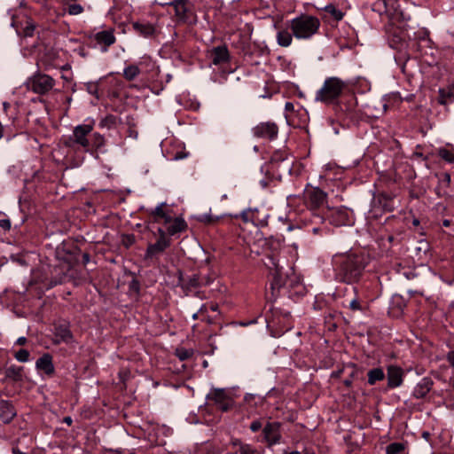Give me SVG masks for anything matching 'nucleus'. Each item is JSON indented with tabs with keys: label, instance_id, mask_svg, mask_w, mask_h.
<instances>
[{
	"label": "nucleus",
	"instance_id": "nucleus-1",
	"mask_svg": "<svg viewBox=\"0 0 454 454\" xmlns=\"http://www.w3.org/2000/svg\"><path fill=\"white\" fill-rule=\"evenodd\" d=\"M333 262L340 279L346 283H354L361 277L367 261L363 254L350 252L335 255Z\"/></svg>",
	"mask_w": 454,
	"mask_h": 454
},
{
	"label": "nucleus",
	"instance_id": "nucleus-2",
	"mask_svg": "<svg viewBox=\"0 0 454 454\" xmlns=\"http://www.w3.org/2000/svg\"><path fill=\"white\" fill-rule=\"evenodd\" d=\"M264 264L269 269L270 274L273 276V287H295L301 285V278L295 272L287 274L285 278H283V266L280 264L278 255L276 252H271L270 254H267Z\"/></svg>",
	"mask_w": 454,
	"mask_h": 454
},
{
	"label": "nucleus",
	"instance_id": "nucleus-3",
	"mask_svg": "<svg viewBox=\"0 0 454 454\" xmlns=\"http://www.w3.org/2000/svg\"><path fill=\"white\" fill-rule=\"evenodd\" d=\"M318 18L309 14H301L289 21L288 27L298 40H309L317 34L320 27Z\"/></svg>",
	"mask_w": 454,
	"mask_h": 454
},
{
	"label": "nucleus",
	"instance_id": "nucleus-4",
	"mask_svg": "<svg viewBox=\"0 0 454 454\" xmlns=\"http://www.w3.org/2000/svg\"><path fill=\"white\" fill-rule=\"evenodd\" d=\"M346 87L347 83L340 78L336 76L328 77L317 91L315 100L324 104H332L341 96Z\"/></svg>",
	"mask_w": 454,
	"mask_h": 454
},
{
	"label": "nucleus",
	"instance_id": "nucleus-5",
	"mask_svg": "<svg viewBox=\"0 0 454 454\" xmlns=\"http://www.w3.org/2000/svg\"><path fill=\"white\" fill-rule=\"evenodd\" d=\"M55 84L56 82L51 76L40 71L35 72L26 82L27 89L39 95L47 94Z\"/></svg>",
	"mask_w": 454,
	"mask_h": 454
},
{
	"label": "nucleus",
	"instance_id": "nucleus-6",
	"mask_svg": "<svg viewBox=\"0 0 454 454\" xmlns=\"http://www.w3.org/2000/svg\"><path fill=\"white\" fill-rule=\"evenodd\" d=\"M93 130L91 124H80L74 127L73 134L65 141L67 147H74L75 145H80L85 152L90 151V140L89 135Z\"/></svg>",
	"mask_w": 454,
	"mask_h": 454
},
{
	"label": "nucleus",
	"instance_id": "nucleus-7",
	"mask_svg": "<svg viewBox=\"0 0 454 454\" xmlns=\"http://www.w3.org/2000/svg\"><path fill=\"white\" fill-rule=\"evenodd\" d=\"M207 398L213 401L222 411H228L234 405L233 399L223 388H213Z\"/></svg>",
	"mask_w": 454,
	"mask_h": 454
},
{
	"label": "nucleus",
	"instance_id": "nucleus-8",
	"mask_svg": "<svg viewBox=\"0 0 454 454\" xmlns=\"http://www.w3.org/2000/svg\"><path fill=\"white\" fill-rule=\"evenodd\" d=\"M241 217L245 222H252L255 226L262 227L268 224L270 215L264 208H254L243 211Z\"/></svg>",
	"mask_w": 454,
	"mask_h": 454
},
{
	"label": "nucleus",
	"instance_id": "nucleus-9",
	"mask_svg": "<svg viewBox=\"0 0 454 454\" xmlns=\"http://www.w3.org/2000/svg\"><path fill=\"white\" fill-rule=\"evenodd\" d=\"M327 194L317 187H312L306 191L305 200L310 209H317L326 203Z\"/></svg>",
	"mask_w": 454,
	"mask_h": 454
},
{
	"label": "nucleus",
	"instance_id": "nucleus-10",
	"mask_svg": "<svg viewBox=\"0 0 454 454\" xmlns=\"http://www.w3.org/2000/svg\"><path fill=\"white\" fill-rule=\"evenodd\" d=\"M253 135L258 138L275 139L278 133V128L275 122H261L252 129Z\"/></svg>",
	"mask_w": 454,
	"mask_h": 454
},
{
	"label": "nucleus",
	"instance_id": "nucleus-11",
	"mask_svg": "<svg viewBox=\"0 0 454 454\" xmlns=\"http://www.w3.org/2000/svg\"><path fill=\"white\" fill-rule=\"evenodd\" d=\"M11 25L16 29V32L19 35H22L24 37H31L34 35L35 24L28 17L24 16L23 20L19 21L14 16H12V21Z\"/></svg>",
	"mask_w": 454,
	"mask_h": 454
},
{
	"label": "nucleus",
	"instance_id": "nucleus-12",
	"mask_svg": "<svg viewBox=\"0 0 454 454\" xmlns=\"http://www.w3.org/2000/svg\"><path fill=\"white\" fill-rule=\"evenodd\" d=\"M162 5H170L174 8L175 16L178 21L185 22L189 19V1L188 0H173Z\"/></svg>",
	"mask_w": 454,
	"mask_h": 454
},
{
	"label": "nucleus",
	"instance_id": "nucleus-13",
	"mask_svg": "<svg viewBox=\"0 0 454 454\" xmlns=\"http://www.w3.org/2000/svg\"><path fill=\"white\" fill-rule=\"evenodd\" d=\"M92 37L98 44L102 46V52H106L108 48L116 42V37L113 29L99 31L93 35Z\"/></svg>",
	"mask_w": 454,
	"mask_h": 454
},
{
	"label": "nucleus",
	"instance_id": "nucleus-14",
	"mask_svg": "<svg viewBox=\"0 0 454 454\" xmlns=\"http://www.w3.org/2000/svg\"><path fill=\"white\" fill-rule=\"evenodd\" d=\"M279 427H280V425H279V423H277V422L268 423L263 427V430H262L263 437L269 446H272L274 444L279 443L280 439H281V434H280Z\"/></svg>",
	"mask_w": 454,
	"mask_h": 454
},
{
	"label": "nucleus",
	"instance_id": "nucleus-15",
	"mask_svg": "<svg viewBox=\"0 0 454 454\" xmlns=\"http://www.w3.org/2000/svg\"><path fill=\"white\" fill-rule=\"evenodd\" d=\"M403 370L396 365H389L387 370V387L396 388L403 384Z\"/></svg>",
	"mask_w": 454,
	"mask_h": 454
},
{
	"label": "nucleus",
	"instance_id": "nucleus-16",
	"mask_svg": "<svg viewBox=\"0 0 454 454\" xmlns=\"http://www.w3.org/2000/svg\"><path fill=\"white\" fill-rule=\"evenodd\" d=\"M209 58L215 66L227 63L230 59L229 51L225 45L214 47L209 52Z\"/></svg>",
	"mask_w": 454,
	"mask_h": 454
},
{
	"label": "nucleus",
	"instance_id": "nucleus-17",
	"mask_svg": "<svg viewBox=\"0 0 454 454\" xmlns=\"http://www.w3.org/2000/svg\"><path fill=\"white\" fill-rule=\"evenodd\" d=\"M171 245V240L157 239L153 244H150L145 251V259H152L162 254Z\"/></svg>",
	"mask_w": 454,
	"mask_h": 454
},
{
	"label": "nucleus",
	"instance_id": "nucleus-18",
	"mask_svg": "<svg viewBox=\"0 0 454 454\" xmlns=\"http://www.w3.org/2000/svg\"><path fill=\"white\" fill-rule=\"evenodd\" d=\"M434 385L433 380L429 377L423 378L414 387L413 396L417 399L424 398L431 390Z\"/></svg>",
	"mask_w": 454,
	"mask_h": 454
},
{
	"label": "nucleus",
	"instance_id": "nucleus-19",
	"mask_svg": "<svg viewBox=\"0 0 454 454\" xmlns=\"http://www.w3.org/2000/svg\"><path fill=\"white\" fill-rule=\"evenodd\" d=\"M35 367L37 370L43 371L47 375H52L54 373L52 356L49 353L43 354L37 359Z\"/></svg>",
	"mask_w": 454,
	"mask_h": 454
},
{
	"label": "nucleus",
	"instance_id": "nucleus-20",
	"mask_svg": "<svg viewBox=\"0 0 454 454\" xmlns=\"http://www.w3.org/2000/svg\"><path fill=\"white\" fill-rule=\"evenodd\" d=\"M16 411L12 404L5 400H0V420L9 423L15 417Z\"/></svg>",
	"mask_w": 454,
	"mask_h": 454
},
{
	"label": "nucleus",
	"instance_id": "nucleus-21",
	"mask_svg": "<svg viewBox=\"0 0 454 454\" xmlns=\"http://www.w3.org/2000/svg\"><path fill=\"white\" fill-rule=\"evenodd\" d=\"M90 153H105L106 139L104 136L99 133H94L90 137Z\"/></svg>",
	"mask_w": 454,
	"mask_h": 454
},
{
	"label": "nucleus",
	"instance_id": "nucleus-22",
	"mask_svg": "<svg viewBox=\"0 0 454 454\" xmlns=\"http://www.w3.org/2000/svg\"><path fill=\"white\" fill-rule=\"evenodd\" d=\"M187 229V223L182 217H176L167 226V232L168 236H175L184 232Z\"/></svg>",
	"mask_w": 454,
	"mask_h": 454
},
{
	"label": "nucleus",
	"instance_id": "nucleus-23",
	"mask_svg": "<svg viewBox=\"0 0 454 454\" xmlns=\"http://www.w3.org/2000/svg\"><path fill=\"white\" fill-rule=\"evenodd\" d=\"M132 27L136 33L145 37L152 36L155 33L154 26L149 22H133Z\"/></svg>",
	"mask_w": 454,
	"mask_h": 454
},
{
	"label": "nucleus",
	"instance_id": "nucleus-24",
	"mask_svg": "<svg viewBox=\"0 0 454 454\" xmlns=\"http://www.w3.org/2000/svg\"><path fill=\"white\" fill-rule=\"evenodd\" d=\"M454 102V82L447 88L439 89L438 103L448 105Z\"/></svg>",
	"mask_w": 454,
	"mask_h": 454
},
{
	"label": "nucleus",
	"instance_id": "nucleus-25",
	"mask_svg": "<svg viewBox=\"0 0 454 454\" xmlns=\"http://www.w3.org/2000/svg\"><path fill=\"white\" fill-rule=\"evenodd\" d=\"M294 37L293 32H289L286 28L279 29L276 35L277 43L281 47H289Z\"/></svg>",
	"mask_w": 454,
	"mask_h": 454
},
{
	"label": "nucleus",
	"instance_id": "nucleus-26",
	"mask_svg": "<svg viewBox=\"0 0 454 454\" xmlns=\"http://www.w3.org/2000/svg\"><path fill=\"white\" fill-rule=\"evenodd\" d=\"M182 282H183L182 283L183 287L187 288V289H192V288H195V287H198L200 286L209 285V281L203 282V279L201 278V277H200L196 274H193V275L188 277L187 278H183Z\"/></svg>",
	"mask_w": 454,
	"mask_h": 454
},
{
	"label": "nucleus",
	"instance_id": "nucleus-27",
	"mask_svg": "<svg viewBox=\"0 0 454 454\" xmlns=\"http://www.w3.org/2000/svg\"><path fill=\"white\" fill-rule=\"evenodd\" d=\"M333 223L336 225L349 223L348 212L345 208H337L333 215Z\"/></svg>",
	"mask_w": 454,
	"mask_h": 454
},
{
	"label": "nucleus",
	"instance_id": "nucleus-28",
	"mask_svg": "<svg viewBox=\"0 0 454 454\" xmlns=\"http://www.w3.org/2000/svg\"><path fill=\"white\" fill-rule=\"evenodd\" d=\"M55 337L57 339V342L69 343L73 340V335L70 330L63 325L56 328Z\"/></svg>",
	"mask_w": 454,
	"mask_h": 454
},
{
	"label": "nucleus",
	"instance_id": "nucleus-29",
	"mask_svg": "<svg viewBox=\"0 0 454 454\" xmlns=\"http://www.w3.org/2000/svg\"><path fill=\"white\" fill-rule=\"evenodd\" d=\"M368 384L374 385L385 378L384 371L381 368H373L367 372Z\"/></svg>",
	"mask_w": 454,
	"mask_h": 454
},
{
	"label": "nucleus",
	"instance_id": "nucleus-30",
	"mask_svg": "<svg viewBox=\"0 0 454 454\" xmlns=\"http://www.w3.org/2000/svg\"><path fill=\"white\" fill-rule=\"evenodd\" d=\"M140 74V69L137 65H129L123 69V77L127 81H133Z\"/></svg>",
	"mask_w": 454,
	"mask_h": 454
},
{
	"label": "nucleus",
	"instance_id": "nucleus-31",
	"mask_svg": "<svg viewBox=\"0 0 454 454\" xmlns=\"http://www.w3.org/2000/svg\"><path fill=\"white\" fill-rule=\"evenodd\" d=\"M118 118L115 115L108 114L105 118L101 119L99 122L100 128L112 129L116 126Z\"/></svg>",
	"mask_w": 454,
	"mask_h": 454
},
{
	"label": "nucleus",
	"instance_id": "nucleus-32",
	"mask_svg": "<svg viewBox=\"0 0 454 454\" xmlns=\"http://www.w3.org/2000/svg\"><path fill=\"white\" fill-rule=\"evenodd\" d=\"M323 9L327 13H329L335 20H340L343 19V12L333 4H327Z\"/></svg>",
	"mask_w": 454,
	"mask_h": 454
},
{
	"label": "nucleus",
	"instance_id": "nucleus-33",
	"mask_svg": "<svg viewBox=\"0 0 454 454\" xmlns=\"http://www.w3.org/2000/svg\"><path fill=\"white\" fill-rule=\"evenodd\" d=\"M405 449V445L403 442H392L386 448L387 454H401Z\"/></svg>",
	"mask_w": 454,
	"mask_h": 454
},
{
	"label": "nucleus",
	"instance_id": "nucleus-34",
	"mask_svg": "<svg viewBox=\"0 0 454 454\" xmlns=\"http://www.w3.org/2000/svg\"><path fill=\"white\" fill-rule=\"evenodd\" d=\"M236 452L239 454H260L256 448L248 443H240V448Z\"/></svg>",
	"mask_w": 454,
	"mask_h": 454
},
{
	"label": "nucleus",
	"instance_id": "nucleus-35",
	"mask_svg": "<svg viewBox=\"0 0 454 454\" xmlns=\"http://www.w3.org/2000/svg\"><path fill=\"white\" fill-rule=\"evenodd\" d=\"M438 155L444 160L445 161L449 163L454 162V153L445 149V148H440L438 151Z\"/></svg>",
	"mask_w": 454,
	"mask_h": 454
},
{
	"label": "nucleus",
	"instance_id": "nucleus-36",
	"mask_svg": "<svg viewBox=\"0 0 454 454\" xmlns=\"http://www.w3.org/2000/svg\"><path fill=\"white\" fill-rule=\"evenodd\" d=\"M84 11L83 7L79 4H72L67 6V12L69 15H79Z\"/></svg>",
	"mask_w": 454,
	"mask_h": 454
},
{
	"label": "nucleus",
	"instance_id": "nucleus-37",
	"mask_svg": "<svg viewBox=\"0 0 454 454\" xmlns=\"http://www.w3.org/2000/svg\"><path fill=\"white\" fill-rule=\"evenodd\" d=\"M166 203H160L158 205L152 212L151 215L154 217L155 221H158L161 218V216H165V212L163 207Z\"/></svg>",
	"mask_w": 454,
	"mask_h": 454
},
{
	"label": "nucleus",
	"instance_id": "nucleus-38",
	"mask_svg": "<svg viewBox=\"0 0 454 454\" xmlns=\"http://www.w3.org/2000/svg\"><path fill=\"white\" fill-rule=\"evenodd\" d=\"M29 352L27 349H20L14 355V357L20 363H26L29 359Z\"/></svg>",
	"mask_w": 454,
	"mask_h": 454
},
{
	"label": "nucleus",
	"instance_id": "nucleus-39",
	"mask_svg": "<svg viewBox=\"0 0 454 454\" xmlns=\"http://www.w3.org/2000/svg\"><path fill=\"white\" fill-rule=\"evenodd\" d=\"M176 354L181 361H184L192 356V350L183 348H177Z\"/></svg>",
	"mask_w": 454,
	"mask_h": 454
},
{
	"label": "nucleus",
	"instance_id": "nucleus-40",
	"mask_svg": "<svg viewBox=\"0 0 454 454\" xmlns=\"http://www.w3.org/2000/svg\"><path fill=\"white\" fill-rule=\"evenodd\" d=\"M379 202L380 204H381L382 202H384L383 204V208L384 210H387V211H390L391 210V207H388L387 205V202H388V197L386 196V195H380L377 200H374L373 201V207H372V212H374L375 210V207H376V202Z\"/></svg>",
	"mask_w": 454,
	"mask_h": 454
},
{
	"label": "nucleus",
	"instance_id": "nucleus-41",
	"mask_svg": "<svg viewBox=\"0 0 454 454\" xmlns=\"http://www.w3.org/2000/svg\"><path fill=\"white\" fill-rule=\"evenodd\" d=\"M66 279V274L61 272V274H58L57 277H55L54 278H52L51 280V283L49 285L50 287H53L57 285H59V284H62Z\"/></svg>",
	"mask_w": 454,
	"mask_h": 454
},
{
	"label": "nucleus",
	"instance_id": "nucleus-42",
	"mask_svg": "<svg viewBox=\"0 0 454 454\" xmlns=\"http://www.w3.org/2000/svg\"><path fill=\"white\" fill-rule=\"evenodd\" d=\"M157 233L159 235L158 239H163V240H171L168 236L167 229L163 230L162 228H158Z\"/></svg>",
	"mask_w": 454,
	"mask_h": 454
},
{
	"label": "nucleus",
	"instance_id": "nucleus-43",
	"mask_svg": "<svg viewBox=\"0 0 454 454\" xmlns=\"http://www.w3.org/2000/svg\"><path fill=\"white\" fill-rule=\"evenodd\" d=\"M349 308L352 310H361L362 309L361 304H360L359 301L356 298H355V299L350 301Z\"/></svg>",
	"mask_w": 454,
	"mask_h": 454
},
{
	"label": "nucleus",
	"instance_id": "nucleus-44",
	"mask_svg": "<svg viewBox=\"0 0 454 454\" xmlns=\"http://www.w3.org/2000/svg\"><path fill=\"white\" fill-rule=\"evenodd\" d=\"M262 427V423L259 420H254L250 425V429L252 432H257Z\"/></svg>",
	"mask_w": 454,
	"mask_h": 454
},
{
	"label": "nucleus",
	"instance_id": "nucleus-45",
	"mask_svg": "<svg viewBox=\"0 0 454 454\" xmlns=\"http://www.w3.org/2000/svg\"><path fill=\"white\" fill-rule=\"evenodd\" d=\"M0 227L4 230H10L11 229V221L9 219H1L0 220Z\"/></svg>",
	"mask_w": 454,
	"mask_h": 454
},
{
	"label": "nucleus",
	"instance_id": "nucleus-46",
	"mask_svg": "<svg viewBox=\"0 0 454 454\" xmlns=\"http://www.w3.org/2000/svg\"><path fill=\"white\" fill-rule=\"evenodd\" d=\"M450 183V176L449 174H444L443 178L440 182V185L449 186Z\"/></svg>",
	"mask_w": 454,
	"mask_h": 454
},
{
	"label": "nucleus",
	"instance_id": "nucleus-47",
	"mask_svg": "<svg viewBox=\"0 0 454 454\" xmlns=\"http://www.w3.org/2000/svg\"><path fill=\"white\" fill-rule=\"evenodd\" d=\"M188 153H184V152H180V153H176L174 156H173V160H183L184 158H186L188 156Z\"/></svg>",
	"mask_w": 454,
	"mask_h": 454
},
{
	"label": "nucleus",
	"instance_id": "nucleus-48",
	"mask_svg": "<svg viewBox=\"0 0 454 454\" xmlns=\"http://www.w3.org/2000/svg\"><path fill=\"white\" fill-rule=\"evenodd\" d=\"M447 361L450 363V364L454 367V350L452 351H450L448 354H447Z\"/></svg>",
	"mask_w": 454,
	"mask_h": 454
},
{
	"label": "nucleus",
	"instance_id": "nucleus-49",
	"mask_svg": "<svg viewBox=\"0 0 454 454\" xmlns=\"http://www.w3.org/2000/svg\"><path fill=\"white\" fill-rule=\"evenodd\" d=\"M130 288L136 292H138L139 291V283L137 280L136 279H133L131 282H130V285H129Z\"/></svg>",
	"mask_w": 454,
	"mask_h": 454
},
{
	"label": "nucleus",
	"instance_id": "nucleus-50",
	"mask_svg": "<svg viewBox=\"0 0 454 454\" xmlns=\"http://www.w3.org/2000/svg\"><path fill=\"white\" fill-rule=\"evenodd\" d=\"M160 219H162L164 221V223L167 225L174 220L172 216L167 212H165V216H161Z\"/></svg>",
	"mask_w": 454,
	"mask_h": 454
},
{
	"label": "nucleus",
	"instance_id": "nucleus-51",
	"mask_svg": "<svg viewBox=\"0 0 454 454\" xmlns=\"http://www.w3.org/2000/svg\"><path fill=\"white\" fill-rule=\"evenodd\" d=\"M89 262H90V254L88 253L82 254V264L86 265L89 263Z\"/></svg>",
	"mask_w": 454,
	"mask_h": 454
},
{
	"label": "nucleus",
	"instance_id": "nucleus-52",
	"mask_svg": "<svg viewBox=\"0 0 454 454\" xmlns=\"http://www.w3.org/2000/svg\"><path fill=\"white\" fill-rule=\"evenodd\" d=\"M16 343L18 345H20V346L25 345L27 343V338L26 337H20V338H18Z\"/></svg>",
	"mask_w": 454,
	"mask_h": 454
},
{
	"label": "nucleus",
	"instance_id": "nucleus-53",
	"mask_svg": "<svg viewBox=\"0 0 454 454\" xmlns=\"http://www.w3.org/2000/svg\"><path fill=\"white\" fill-rule=\"evenodd\" d=\"M207 310H208V306H207V305H206V304H203V305L200 308V309H199V311H200L202 315L206 314V313L207 312Z\"/></svg>",
	"mask_w": 454,
	"mask_h": 454
},
{
	"label": "nucleus",
	"instance_id": "nucleus-54",
	"mask_svg": "<svg viewBox=\"0 0 454 454\" xmlns=\"http://www.w3.org/2000/svg\"><path fill=\"white\" fill-rule=\"evenodd\" d=\"M240 443H243L239 439H235L231 442V444L234 446V447H237L238 450H239L240 448Z\"/></svg>",
	"mask_w": 454,
	"mask_h": 454
},
{
	"label": "nucleus",
	"instance_id": "nucleus-55",
	"mask_svg": "<svg viewBox=\"0 0 454 454\" xmlns=\"http://www.w3.org/2000/svg\"><path fill=\"white\" fill-rule=\"evenodd\" d=\"M240 443H243L239 439H235L231 442V444L234 446V447H237L238 450H239L240 448Z\"/></svg>",
	"mask_w": 454,
	"mask_h": 454
},
{
	"label": "nucleus",
	"instance_id": "nucleus-56",
	"mask_svg": "<svg viewBox=\"0 0 454 454\" xmlns=\"http://www.w3.org/2000/svg\"><path fill=\"white\" fill-rule=\"evenodd\" d=\"M285 109L286 111H294V105L291 102H286L285 105Z\"/></svg>",
	"mask_w": 454,
	"mask_h": 454
},
{
	"label": "nucleus",
	"instance_id": "nucleus-57",
	"mask_svg": "<svg viewBox=\"0 0 454 454\" xmlns=\"http://www.w3.org/2000/svg\"><path fill=\"white\" fill-rule=\"evenodd\" d=\"M208 309L212 311H217L218 310V305L215 304V303H211L209 306H208Z\"/></svg>",
	"mask_w": 454,
	"mask_h": 454
},
{
	"label": "nucleus",
	"instance_id": "nucleus-58",
	"mask_svg": "<svg viewBox=\"0 0 454 454\" xmlns=\"http://www.w3.org/2000/svg\"><path fill=\"white\" fill-rule=\"evenodd\" d=\"M64 422L66 424H67L68 426H70L72 424L73 420L70 417H66V418H64Z\"/></svg>",
	"mask_w": 454,
	"mask_h": 454
},
{
	"label": "nucleus",
	"instance_id": "nucleus-59",
	"mask_svg": "<svg viewBox=\"0 0 454 454\" xmlns=\"http://www.w3.org/2000/svg\"><path fill=\"white\" fill-rule=\"evenodd\" d=\"M200 316H202V314L200 311H198L192 315V319L196 320L200 317Z\"/></svg>",
	"mask_w": 454,
	"mask_h": 454
},
{
	"label": "nucleus",
	"instance_id": "nucleus-60",
	"mask_svg": "<svg viewBox=\"0 0 454 454\" xmlns=\"http://www.w3.org/2000/svg\"><path fill=\"white\" fill-rule=\"evenodd\" d=\"M422 436L427 440L430 436V434L428 432H423Z\"/></svg>",
	"mask_w": 454,
	"mask_h": 454
},
{
	"label": "nucleus",
	"instance_id": "nucleus-61",
	"mask_svg": "<svg viewBox=\"0 0 454 454\" xmlns=\"http://www.w3.org/2000/svg\"><path fill=\"white\" fill-rule=\"evenodd\" d=\"M89 91L91 93V94H94L96 91H97V87L96 86H93V88H90L89 89Z\"/></svg>",
	"mask_w": 454,
	"mask_h": 454
},
{
	"label": "nucleus",
	"instance_id": "nucleus-62",
	"mask_svg": "<svg viewBox=\"0 0 454 454\" xmlns=\"http://www.w3.org/2000/svg\"><path fill=\"white\" fill-rule=\"evenodd\" d=\"M201 278L203 279V282L209 281V284H210V283H211V281H212V279H211L210 278H208V277H207V278H206V277H203V278Z\"/></svg>",
	"mask_w": 454,
	"mask_h": 454
},
{
	"label": "nucleus",
	"instance_id": "nucleus-63",
	"mask_svg": "<svg viewBox=\"0 0 454 454\" xmlns=\"http://www.w3.org/2000/svg\"><path fill=\"white\" fill-rule=\"evenodd\" d=\"M285 454H301V452H299L297 450H294V451H291V452H285Z\"/></svg>",
	"mask_w": 454,
	"mask_h": 454
},
{
	"label": "nucleus",
	"instance_id": "nucleus-64",
	"mask_svg": "<svg viewBox=\"0 0 454 454\" xmlns=\"http://www.w3.org/2000/svg\"><path fill=\"white\" fill-rule=\"evenodd\" d=\"M304 454H316L314 451L306 450Z\"/></svg>",
	"mask_w": 454,
	"mask_h": 454
}]
</instances>
